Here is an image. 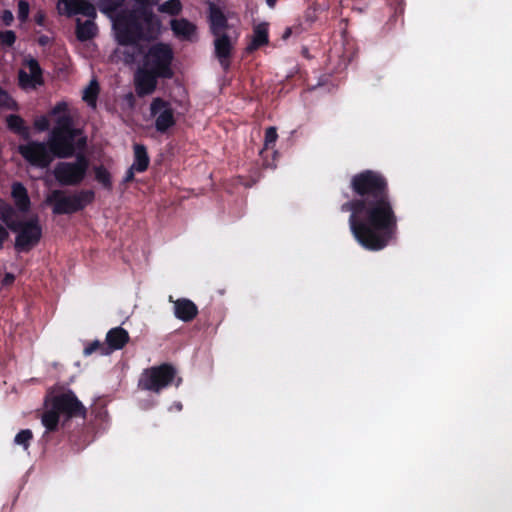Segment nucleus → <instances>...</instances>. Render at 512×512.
<instances>
[{
  "instance_id": "37",
  "label": "nucleus",
  "mask_w": 512,
  "mask_h": 512,
  "mask_svg": "<svg viewBox=\"0 0 512 512\" xmlns=\"http://www.w3.org/2000/svg\"><path fill=\"white\" fill-rule=\"evenodd\" d=\"M136 172L135 169H133V167L131 166L127 172H126V175L124 177V182H129L131 181L133 178H134V173Z\"/></svg>"
},
{
  "instance_id": "18",
  "label": "nucleus",
  "mask_w": 512,
  "mask_h": 512,
  "mask_svg": "<svg viewBox=\"0 0 512 512\" xmlns=\"http://www.w3.org/2000/svg\"><path fill=\"white\" fill-rule=\"evenodd\" d=\"M128 341L129 334L125 329L121 327L110 329L106 335V347L109 349V354L115 350L122 349Z\"/></svg>"
},
{
  "instance_id": "19",
  "label": "nucleus",
  "mask_w": 512,
  "mask_h": 512,
  "mask_svg": "<svg viewBox=\"0 0 512 512\" xmlns=\"http://www.w3.org/2000/svg\"><path fill=\"white\" fill-rule=\"evenodd\" d=\"M197 313L196 305L188 299H178L174 302V315L184 322L194 319Z\"/></svg>"
},
{
  "instance_id": "42",
  "label": "nucleus",
  "mask_w": 512,
  "mask_h": 512,
  "mask_svg": "<svg viewBox=\"0 0 512 512\" xmlns=\"http://www.w3.org/2000/svg\"><path fill=\"white\" fill-rule=\"evenodd\" d=\"M36 22L39 24V25H43V22H44V16L43 15H38L36 17Z\"/></svg>"
},
{
  "instance_id": "6",
  "label": "nucleus",
  "mask_w": 512,
  "mask_h": 512,
  "mask_svg": "<svg viewBox=\"0 0 512 512\" xmlns=\"http://www.w3.org/2000/svg\"><path fill=\"white\" fill-rule=\"evenodd\" d=\"M176 377V370L170 364H162L145 369L138 382V386L147 391L159 393L170 385Z\"/></svg>"
},
{
  "instance_id": "38",
  "label": "nucleus",
  "mask_w": 512,
  "mask_h": 512,
  "mask_svg": "<svg viewBox=\"0 0 512 512\" xmlns=\"http://www.w3.org/2000/svg\"><path fill=\"white\" fill-rule=\"evenodd\" d=\"M2 19L6 25H9L11 23V21L13 20V15L10 11H4Z\"/></svg>"
},
{
  "instance_id": "13",
  "label": "nucleus",
  "mask_w": 512,
  "mask_h": 512,
  "mask_svg": "<svg viewBox=\"0 0 512 512\" xmlns=\"http://www.w3.org/2000/svg\"><path fill=\"white\" fill-rule=\"evenodd\" d=\"M57 10L60 15L67 17L75 15L93 16L94 5L86 0H58Z\"/></svg>"
},
{
  "instance_id": "25",
  "label": "nucleus",
  "mask_w": 512,
  "mask_h": 512,
  "mask_svg": "<svg viewBox=\"0 0 512 512\" xmlns=\"http://www.w3.org/2000/svg\"><path fill=\"white\" fill-rule=\"evenodd\" d=\"M7 126L10 130L21 135L24 138L29 137V129L24 125V121L17 115H9L7 117Z\"/></svg>"
},
{
  "instance_id": "34",
  "label": "nucleus",
  "mask_w": 512,
  "mask_h": 512,
  "mask_svg": "<svg viewBox=\"0 0 512 512\" xmlns=\"http://www.w3.org/2000/svg\"><path fill=\"white\" fill-rule=\"evenodd\" d=\"M277 131L275 127H269L265 132V147H268L270 144L275 143L277 140Z\"/></svg>"
},
{
  "instance_id": "16",
  "label": "nucleus",
  "mask_w": 512,
  "mask_h": 512,
  "mask_svg": "<svg viewBox=\"0 0 512 512\" xmlns=\"http://www.w3.org/2000/svg\"><path fill=\"white\" fill-rule=\"evenodd\" d=\"M67 105L65 103H58L52 110L53 115H57L56 125L51 133H65V132H78V129L73 128L72 119L66 112Z\"/></svg>"
},
{
  "instance_id": "21",
  "label": "nucleus",
  "mask_w": 512,
  "mask_h": 512,
  "mask_svg": "<svg viewBox=\"0 0 512 512\" xmlns=\"http://www.w3.org/2000/svg\"><path fill=\"white\" fill-rule=\"evenodd\" d=\"M210 26L214 36L224 34V30L227 27V20L223 12L216 6H210Z\"/></svg>"
},
{
  "instance_id": "26",
  "label": "nucleus",
  "mask_w": 512,
  "mask_h": 512,
  "mask_svg": "<svg viewBox=\"0 0 512 512\" xmlns=\"http://www.w3.org/2000/svg\"><path fill=\"white\" fill-rule=\"evenodd\" d=\"M99 93V84L92 79L83 91V100L92 108L96 107V100Z\"/></svg>"
},
{
  "instance_id": "30",
  "label": "nucleus",
  "mask_w": 512,
  "mask_h": 512,
  "mask_svg": "<svg viewBox=\"0 0 512 512\" xmlns=\"http://www.w3.org/2000/svg\"><path fill=\"white\" fill-rule=\"evenodd\" d=\"M32 438H33L32 431L30 429H23L19 433L16 434V436L14 438V443L16 445L22 446L24 450H27Z\"/></svg>"
},
{
  "instance_id": "4",
  "label": "nucleus",
  "mask_w": 512,
  "mask_h": 512,
  "mask_svg": "<svg viewBox=\"0 0 512 512\" xmlns=\"http://www.w3.org/2000/svg\"><path fill=\"white\" fill-rule=\"evenodd\" d=\"M0 220L14 233L15 249L27 252L36 246L42 236V229L37 216L20 220L19 213L8 203L0 200Z\"/></svg>"
},
{
  "instance_id": "29",
  "label": "nucleus",
  "mask_w": 512,
  "mask_h": 512,
  "mask_svg": "<svg viewBox=\"0 0 512 512\" xmlns=\"http://www.w3.org/2000/svg\"><path fill=\"white\" fill-rule=\"evenodd\" d=\"M94 352H99V354L103 356L109 355V349H107L106 345L99 340L92 341L83 350V354L85 356H89Z\"/></svg>"
},
{
  "instance_id": "3",
  "label": "nucleus",
  "mask_w": 512,
  "mask_h": 512,
  "mask_svg": "<svg viewBox=\"0 0 512 512\" xmlns=\"http://www.w3.org/2000/svg\"><path fill=\"white\" fill-rule=\"evenodd\" d=\"M86 408L70 389L55 388L51 390L45 400V412L41 417L42 425L46 431L57 429L60 417H84Z\"/></svg>"
},
{
  "instance_id": "11",
  "label": "nucleus",
  "mask_w": 512,
  "mask_h": 512,
  "mask_svg": "<svg viewBox=\"0 0 512 512\" xmlns=\"http://www.w3.org/2000/svg\"><path fill=\"white\" fill-rule=\"evenodd\" d=\"M150 114L155 119V129L158 132L164 133L176 124V116L171 103L160 97L152 100Z\"/></svg>"
},
{
  "instance_id": "5",
  "label": "nucleus",
  "mask_w": 512,
  "mask_h": 512,
  "mask_svg": "<svg viewBox=\"0 0 512 512\" xmlns=\"http://www.w3.org/2000/svg\"><path fill=\"white\" fill-rule=\"evenodd\" d=\"M94 199V192L82 190L72 195H65L61 190L52 191L47 197V202L53 204L54 214H71L82 210Z\"/></svg>"
},
{
  "instance_id": "28",
  "label": "nucleus",
  "mask_w": 512,
  "mask_h": 512,
  "mask_svg": "<svg viewBox=\"0 0 512 512\" xmlns=\"http://www.w3.org/2000/svg\"><path fill=\"white\" fill-rule=\"evenodd\" d=\"M182 9V4L179 0H168L158 7V11L168 15H177Z\"/></svg>"
},
{
  "instance_id": "31",
  "label": "nucleus",
  "mask_w": 512,
  "mask_h": 512,
  "mask_svg": "<svg viewBox=\"0 0 512 512\" xmlns=\"http://www.w3.org/2000/svg\"><path fill=\"white\" fill-rule=\"evenodd\" d=\"M16 35L11 30L0 31V42L6 46H12L15 43Z\"/></svg>"
},
{
  "instance_id": "41",
  "label": "nucleus",
  "mask_w": 512,
  "mask_h": 512,
  "mask_svg": "<svg viewBox=\"0 0 512 512\" xmlns=\"http://www.w3.org/2000/svg\"><path fill=\"white\" fill-rule=\"evenodd\" d=\"M173 407H174L177 411H181V409H182V404H181L180 402H176V403H174V404H173V406H172V407H170V410H171Z\"/></svg>"
},
{
  "instance_id": "15",
  "label": "nucleus",
  "mask_w": 512,
  "mask_h": 512,
  "mask_svg": "<svg viewBox=\"0 0 512 512\" xmlns=\"http://www.w3.org/2000/svg\"><path fill=\"white\" fill-rule=\"evenodd\" d=\"M87 19L82 21L80 18L76 19V37L79 41L85 42L93 39L98 33V27L95 23L97 11L94 7L93 16H85Z\"/></svg>"
},
{
  "instance_id": "33",
  "label": "nucleus",
  "mask_w": 512,
  "mask_h": 512,
  "mask_svg": "<svg viewBox=\"0 0 512 512\" xmlns=\"http://www.w3.org/2000/svg\"><path fill=\"white\" fill-rule=\"evenodd\" d=\"M49 120L46 116H41L35 119L34 121V127L36 130L42 132L46 131L49 128Z\"/></svg>"
},
{
  "instance_id": "9",
  "label": "nucleus",
  "mask_w": 512,
  "mask_h": 512,
  "mask_svg": "<svg viewBox=\"0 0 512 512\" xmlns=\"http://www.w3.org/2000/svg\"><path fill=\"white\" fill-rule=\"evenodd\" d=\"M78 132L50 133L48 144L54 157H71L77 149H82L86 144L84 137L78 138Z\"/></svg>"
},
{
  "instance_id": "12",
  "label": "nucleus",
  "mask_w": 512,
  "mask_h": 512,
  "mask_svg": "<svg viewBox=\"0 0 512 512\" xmlns=\"http://www.w3.org/2000/svg\"><path fill=\"white\" fill-rule=\"evenodd\" d=\"M19 85L22 89L32 90L43 83L42 69L32 56H25L18 73Z\"/></svg>"
},
{
  "instance_id": "39",
  "label": "nucleus",
  "mask_w": 512,
  "mask_h": 512,
  "mask_svg": "<svg viewBox=\"0 0 512 512\" xmlns=\"http://www.w3.org/2000/svg\"><path fill=\"white\" fill-rule=\"evenodd\" d=\"M14 281V275L7 273L3 279V284L8 285Z\"/></svg>"
},
{
  "instance_id": "10",
  "label": "nucleus",
  "mask_w": 512,
  "mask_h": 512,
  "mask_svg": "<svg viewBox=\"0 0 512 512\" xmlns=\"http://www.w3.org/2000/svg\"><path fill=\"white\" fill-rule=\"evenodd\" d=\"M18 152L31 166L42 169L47 168L54 159L48 142L28 141L18 146Z\"/></svg>"
},
{
  "instance_id": "2",
  "label": "nucleus",
  "mask_w": 512,
  "mask_h": 512,
  "mask_svg": "<svg viewBox=\"0 0 512 512\" xmlns=\"http://www.w3.org/2000/svg\"><path fill=\"white\" fill-rule=\"evenodd\" d=\"M158 0H99L100 9L112 20L119 47L117 58L126 64L134 63L143 53L141 40L156 37L161 21L152 8Z\"/></svg>"
},
{
  "instance_id": "35",
  "label": "nucleus",
  "mask_w": 512,
  "mask_h": 512,
  "mask_svg": "<svg viewBox=\"0 0 512 512\" xmlns=\"http://www.w3.org/2000/svg\"><path fill=\"white\" fill-rule=\"evenodd\" d=\"M11 103V98L9 94L0 88V107H9Z\"/></svg>"
},
{
  "instance_id": "20",
  "label": "nucleus",
  "mask_w": 512,
  "mask_h": 512,
  "mask_svg": "<svg viewBox=\"0 0 512 512\" xmlns=\"http://www.w3.org/2000/svg\"><path fill=\"white\" fill-rule=\"evenodd\" d=\"M171 29L177 37L183 40L192 41L196 37V26L186 19L171 20Z\"/></svg>"
},
{
  "instance_id": "14",
  "label": "nucleus",
  "mask_w": 512,
  "mask_h": 512,
  "mask_svg": "<svg viewBox=\"0 0 512 512\" xmlns=\"http://www.w3.org/2000/svg\"><path fill=\"white\" fill-rule=\"evenodd\" d=\"M159 75L148 69H139L135 74V89L138 96L152 94L157 86V77Z\"/></svg>"
},
{
  "instance_id": "8",
  "label": "nucleus",
  "mask_w": 512,
  "mask_h": 512,
  "mask_svg": "<svg viewBox=\"0 0 512 512\" xmlns=\"http://www.w3.org/2000/svg\"><path fill=\"white\" fill-rule=\"evenodd\" d=\"M172 57L173 53L169 45L157 43L145 54L144 66L161 77H170Z\"/></svg>"
},
{
  "instance_id": "36",
  "label": "nucleus",
  "mask_w": 512,
  "mask_h": 512,
  "mask_svg": "<svg viewBox=\"0 0 512 512\" xmlns=\"http://www.w3.org/2000/svg\"><path fill=\"white\" fill-rule=\"evenodd\" d=\"M9 233L7 229L0 224V249L3 247L4 242L7 240Z\"/></svg>"
},
{
  "instance_id": "44",
  "label": "nucleus",
  "mask_w": 512,
  "mask_h": 512,
  "mask_svg": "<svg viewBox=\"0 0 512 512\" xmlns=\"http://www.w3.org/2000/svg\"><path fill=\"white\" fill-rule=\"evenodd\" d=\"M181 381H182V380H181V378H177V379H176V383H175V385H176V386H179V385H180V383H181Z\"/></svg>"
},
{
  "instance_id": "43",
  "label": "nucleus",
  "mask_w": 512,
  "mask_h": 512,
  "mask_svg": "<svg viewBox=\"0 0 512 512\" xmlns=\"http://www.w3.org/2000/svg\"><path fill=\"white\" fill-rule=\"evenodd\" d=\"M276 2H277V0H266V3L270 8H273L275 6Z\"/></svg>"
},
{
  "instance_id": "32",
  "label": "nucleus",
  "mask_w": 512,
  "mask_h": 512,
  "mask_svg": "<svg viewBox=\"0 0 512 512\" xmlns=\"http://www.w3.org/2000/svg\"><path fill=\"white\" fill-rule=\"evenodd\" d=\"M29 15V4L26 1L18 2V18L21 21H25Z\"/></svg>"
},
{
  "instance_id": "1",
  "label": "nucleus",
  "mask_w": 512,
  "mask_h": 512,
  "mask_svg": "<svg viewBox=\"0 0 512 512\" xmlns=\"http://www.w3.org/2000/svg\"><path fill=\"white\" fill-rule=\"evenodd\" d=\"M359 199L342 205L349 211V227L357 242L368 250L378 251L395 237L397 218L387 194V183L375 172L365 171L352 179Z\"/></svg>"
},
{
  "instance_id": "23",
  "label": "nucleus",
  "mask_w": 512,
  "mask_h": 512,
  "mask_svg": "<svg viewBox=\"0 0 512 512\" xmlns=\"http://www.w3.org/2000/svg\"><path fill=\"white\" fill-rule=\"evenodd\" d=\"M149 165V156L146 147L142 144L134 145V161L131 165L136 172H144Z\"/></svg>"
},
{
  "instance_id": "22",
  "label": "nucleus",
  "mask_w": 512,
  "mask_h": 512,
  "mask_svg": "<svg viewBox=\"0 0 512 512\" xmlns=\"http://www.w3.org/2000/svg\"><path fill=\"white\" fill-rule=\"evenodd\" d=\"M12 197L19 211L26 212L29 210L30 199L26 188L21 183L16 182L12 185Z\"/></svg>"
},
{
  "instance_id": "40",
  "label": "nucleus",
  "mask_w": 512,
  "mask_h": 512,
  "mask_svg": "<svg viewBox=\"0 0 512 512\" xmlns=\"http://www.w3.org/2000/svg\"><path fill=\"white\" fill-rule=\"evenodd\" d=\"M38 42H39L40 45L45 46L49 42V37L45 36V35L40 36L39 39H38Z\"/></svg>"
},
{
  "instance_id": "17",
  "label": "nucleus",
  "mask_w": 512,
  "mask_h": 512,
  "mask_svg": "<svg viewBox=\"0 0 512 512\" xmlns=\"http://www.w3.org/2000/svg\"><path fill=\"white\" fill-rule=\"evenodd\" d=\"M214 46L217 59L224 70H227L230 65L229 57L232 50L231 40L225 33L220 34L219 36H215Z\"/></svg>"
},
{
  "instance_id": "7",
  "label": "nucleus",
  "mask_w": 512,
  "mask_h": 512,
  "mask_svg": "<svg viewBox=\"0 0 512 512\" xmlns=\"http://www.w3.org/2000/svg\"><path fill=\"white\" fill-rule=\"evenodd\" d=\"M88 160L80 155L73 162H59L53 170L57 182L63 186H76L80 184L88 170Z\"/></svg>"
},
{
  "instance_id": "24",
  "label": "nucleus",
  "mask_w": 512,
  "mask_h": 512,
  "mask_svg": "<svg viewBox=\"0 0 512 512\" xmlns=\"http://www.w3.org/2000/svg\"><path fill=\"white\" fill-rule=\"evenodd\" d=\"M268 42V27L266 23H260L254 27L252 41L247 47L249 51L255 50L258 47Z\"/></svg>"
},
{
  "instance_id": "27",
  "label": "nucleus",
  "mask_w": 512,
  "mask_h": 512,
  "mask_svg": "<svg viewBox=\"0 0 512 512\" xmlns=\"http://www.w3.org/2000/svg\"><path fill=\"white\" fill-rule=\"evenodd\" d=\"M94 174L96 181H98L104 188L109 190L112 188L111 175L104 166H95Z\"/></svg>"
}]
</instances>
